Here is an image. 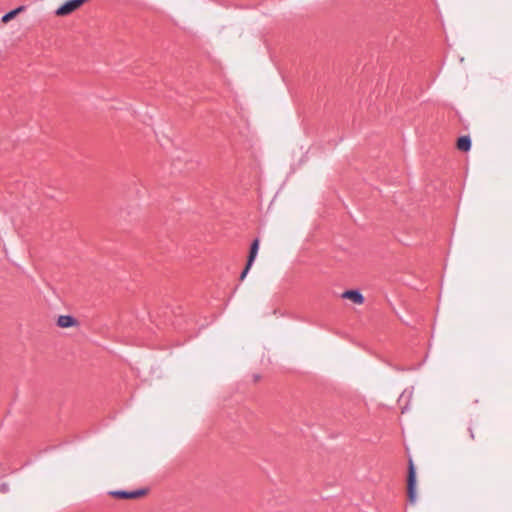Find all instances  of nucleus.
Listing matches in <instances>:
<instances>
[{
  "instance_id": "nucleus-1",
  "label": "nucleus",
  "mask_w": 512,
  "mask_h": 512,
  "mask_svg": "<svg viewBox=\"0 0 512 512\" xmlns=\"http://www.w3.org/2000/svg\"><path fill=\"white\" fill-rule=\"evenodd\" d=\"M88 0H68L57 8L55 15L58 17L67 16L78 10Z\"/></svg>"
},
{
  "instance_id": "nucleus-8",
  "label": "nucleus",
  "mask_w": 512,
  "mask_h": 512,
  "mask_svg": "<svg viewBox=\"0 0 512 512\" xmlns=\"http://www.w3.org/2000/svg\"><path fill=\"white\" fill-rule=\"evenodd\" d=\"M24 7H18L10 12H8L7 14H5L1 21L2 23H8L9 21H11L12 19H14L21 11H23Z\"/></svg>"
},
{
  "instance_id": "nucleus-4",
  "label": "nucleus",
  "mask_w": 512,
  "mask_h": 512,
  "mask_svg": "<svg viewBox=\"0 0 512 512\" xmlns=\"http://www.w3.org/2000/svg\"><path fill=\"white\" fill-rule=\"evenodd\" d=\"M145 494L144 491L138 490L133 492H126V491H110L109 495H111L114 498L119 499H136Z\"/></svg>"
},
{
  "instance_id": "nucleus-9",
  "label": "nucleus",
  "mask_w": 512,
  "mask_h": 512,
  "mask_svg": "<svg viewBox=\"0 0 512 512\" xmlns=\"http://www.w3.org/2000/svg\"><path fill=\"white\" fill-rule=\"evenodd\" d=\"M470 438H471L472 440H474V439H475V435H474V433H473V431H472V430H470Z\"/></svg>"
},
{
  "instance_id": "nucleus-7",
  "label": "nucleus",
  "mask_w": 512,
  "mask_h": 512,
  "mask_svg": "<svg viewBox=\"0 0 512 512\" xmlns=\"http://www.w3.org/2000/svg\"><path fill=\"white\" fill-rule=\"evenodd\" d=\"M457 148L460 151L467 152L471 148V140L468 136H462L457 140Z\"/></svg>"
},
{
  "instance_id": "nucleus-6",
  "label": "nucleus",
  "mask_w": 512,
  "mask_h": 512,
  "mask_svg": "<svg viewBox=\"0 0 512 512\" xmlns=\"http://www.w3.org/2000/svg\"><path fill=\"white\" fill-rule=\"evenodd\" d=\"M77 324L76 319L69 315H61L58 317L57 325L61 328H70Z\"/></svg>"
},
{
  "instance_id": "nucleus-3",
  "label": "nucleus",
  "mask_w": 512,
  "mask_h": 512,
  "mask_svg": "<svg viewBox=\"0 0 512 512\" xmlns=\"http://www.w3.org/2000/svg\"><path fill=\"white\" fill-rule=\"evenodd\" d=\"M258 249H259V240L258 239H255L251 245V249H250V253H249V256H248V260H247V264H246V267L244 269V271L242 272L241 276H240V279L243 280L248 271L250 270L256 256H257V253H258Z\"/></svg>"
},
{
  "instance_id": "nucleus-5",
  "label": "nucleus",
  "mask_w": 512,
  "mask_h": 512,
  "mask_svg": "<svg viewBox=\"0 0 512 512\" xmlns=\"http://www.w3.org/2000/svg\"><path fill=\"white\" fill-rule=\"evenodd\" d=\"M341 297L348 299L357 305H362L364 303V296L357 290H347L342 293Z\"/></svg>"
},
{
  "instance_id": "nucleus-2",
  "label": "nucleus",
  "mask_w": 512,
  "mask_h": 512,
  "mask_svg": "<svg viewBox=\"0 0 512 512\" xmlns=\"http://www.w3.org/2000/svg\"><path fill=\"white\" fill-rule=\"evenodd\" d=\"M407 490H408V498L411 503H415L417 495H416V472L413 461L409 460V470H408V479H407Z\"/></svg>"
}]
</instances>
